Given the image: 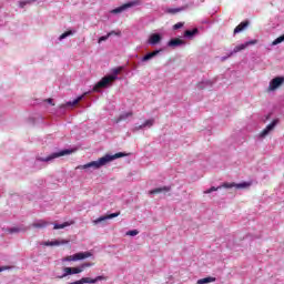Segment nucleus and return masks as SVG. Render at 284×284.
<instances>
[{
    "label": "nucleus",
    "instance_id": "1",
    "mask_svg": "<svg viewBox=\"0 0 284 284\" xmlns=\"http://www.w3.org/2000/svg\"><path fill=\"white\" fill-rule=\"evenodd\" d=\"M122 156H128V154L123 152H119L113 155L106 154L97 161L89 162L84 165H79L77 170H90V168H92L93 170H99V168L108 165V163H111V161H115V159H122Z\"/></svg>",
    "mask_w": 284,
    "mask_h": 284
},
{
    "label": "nucleus",
    "instance_id": "2",
    "mask_svg": "<svg viewBox=\"0 0 284 284\" xmlns=\"http://www.w3.org/2000/svg\"><path fill=\"white\" fill-rule=\"evenodd\" d=\"M92 256V252H80L73 255L65 256L61 260L62 263H71L77 261H84V258H90Z\"/></svg>",
    "mask_w": 284,
    "mask_h": 284
},
{
    "label": "nucleus",
    "instance_id": "3",
    "mask_svg": "<svg viewBox=\"0 0 284 284\" xmlns=\"http://www.w3.org/2000/svg\"><path fill=\"white\" fill-rule=\"evenodd\" d=\"M116 79H119V77H115V75L113 77L106 75L102 78L93 88L94 92H99V89L101 88H108V85H111V83H114Z\"/></svg>",
    "mask_w": 284,
    "mask_h": 284
},
{
    "label": "nucleus",
    "instance_id": "4",
    "mask_svg": "<svg viewBox=\"0 0 284 284\" xmlns=\"http://www.w3.org/2000/svg\"><path fill=\"white\" fill-rule=\"evenodd\" d=\"M136 6H141V0H133L130 2H126L115 9H113L111 12L112 14H121V12H125L129 8H134Z\"/></svg>",
    "mask_w": 284,
    "mask_h": 284
},
{
    "label": "nucleus",
    "instance_id": "5",
    "mask_svg": "<svg viewBox=\"0 0 284 284\" xmlns=\"http://www.w3.org/2000/svg\"><path fill=\"white\" fill-rule=\"evenodd\" d=\"M99 281H108V277H105V275H99L95 278L92 277H82L75 282H71L69 284H94V283H99Z\"/></svg>",
    "mask_w": 284,
    "mask_h": 284
},
{
    "label": "nucleus",
    "instance_id": "6",
    "mask_svg": "<svg viewBox=\"0 0 284 284\" xmlns=\"http://www.w3.org/2000/svg\"><path fill=\"white\" fill-rule=\"evenodd\" d=\"M65 154H70V150H63L58 153H52L47 158H39L38 161H42L43 163H50V161H54V159H59V156H65Z\"/></svg>",
    "mask_w": 284,
    "mask_h": 284
},
{
    "label": "nucleus",
    "instance_id": "7",
    "mask_svg": "<svg viewBox=\"0 0 284 284\" xmlns=\"http://www.w3.org/2000/svg\"><path fill=\"white\" fill-rule=\"evenodd\" d=\"M256 43H258V40H250L245 43L239 44L234 48L231 54H236V52H241V50H245V48H250V45H256Z\"/></svg>",
    "mask_w": 284,
    "mask_h": 284
},
{
    "label": "nucleus",
    "instance_id": "8",
    "mask_svg": "<svg viewBox=\"0 0 284 284\" xmlns=\"http://www.w3.org/2000/svg\"><path fill=\"white\" fill-rule=\"evenodd\" d=\"M284 78H274L268 85V92H274V90H278L281 85H283Z\"/></svg>",
    "mask_w": 284,
    "mask_h": 284
},
{
    "label": "nucleus",
    "instance_id": "9",
    "mask_svg": "<svg viewBox=\"0 0 284 284\" xmlns=\"http://www.w3.org/2000/svg\"><path fill=\"white\" fill-rule=\"evenodd\" d=\"M250 185H252V183L250 182H242V183H224L222 184V187H226V189H232V187H236V190H245V187H250Z\"/></svg>",
    "mask_w": 284,
    "mask_h": 284
},
{
    "label": "nucleus",
    "instance_id": "10",
    "mask_svg": "<svg viewBox=\"0 0 284 284\" xmlns=\"http://www.w3.org/2000/svg\"><path fill=\"white\" fill-rule=\"evenodd\" d=\"M68 243H70V241L68 240H54V241H47V242H42L41 245H43L44 247H54V246H59V245H68Z\"/></svg>",
    "mask_w": 284,
    "mask_h": 284
},
{
    "label": "nucleus",
    "instance_id": "11",
    "mask_svg": "<svg viewBox=\"0 0 284 284\" xmlns=\"http://www.w3.org/2000/svg\"><path fill=\"white\" fill-rule=\"evenodd\" d=\"M121 212L118 213H111L109 215H102L95 220H93V225H99V223H103V221H110V219H116V216H120Z\"/></svg>",
    "mask_w": 284,
    "mask_h": 284
},
{
    "label": "nucleus",
    "instance_id": "12",
    "mask_svg": "<svg viewBox=\"0 0 284 284\" xmlns=\"http://www.w3.org/2000/svg\"><path fill=\"white\" fill-rule=\"evenodd\" d=\"M278 123V120H273L271 124H268L261 133H260V136L261 139L267 136L270 134V132H272V130L274 128H276Z\"/></svg>",
    "mask_w": 284,
    "mask_h": 284
},
{
    "label": "nucleus",
    "instance_id": "13",
    "mask_svg": "<svg viewBox=\"0 0 284 284\" xmlns=\"http://www.w3.org/2000/svg\"><path fill=\"white\" fill-rule=\"evenodd\" d=\"M163 38L159 33H152L149 36L148 43L149 45H156L161 43Z\"/></svg>",
    "mask_w": 284,
    "mask_h": 284
},
{
    "label": "nucleus",
    "instance_id": "14",
    "mask_svg": "<svg viewBox=\"0 0 284 284\" xmlns=\"http://www.w3.org/2000/svg\"><path fill=\"white\" fill-rule=\"evenodd\" d=\"M152 125H154V119H149L145 120L143 124L134 126V132L139 131V130H144V128H152Z\"/></svg>",
    "mask_w": 284,
    "mask_h": 284
},
{
    "label": "nucleus",
    "instance_id": "15",
    "mask_svg": "<svg viewBox=\"0 0 284 284\" xmlns=\"http://www.w3.org/2000/svg\"><path fill=\"white\" fill-rule=\"evenodd\" d=\"M134 113L132 111L124 112L120 114V116L115 120V123H121V121H128V119H132Z\"/></svg>",
    "mask_w": 284,
    "mask_h": 284
},
{
    "label": "nucleus",
    "instance_id": "16",
    "mask_svg": "<svg viewBox=\"0 0 284 284\" xmlns=\"http://www.w3.org/2000/svg\"><path fill=\"white\" fill-rule=\"evenodd\" d=\"M50 225V222L45 220H38L32 224V227H37L38 230H43V227H48Z\"/></svg>",
    "mask_w": 284,
    "mask_h": 284
},
{
    "label": "nucleus",
    "instance_id": "17",
    "mask_svg": "<svg viewBox=\"0 0 284 284\" xmlns=\"http://www.w3.org/2000/svg\"><path fill=\"white\" fill-rule=\"evenodd\" d=\"M159 52H161V50H155L153 52H149L146 53L142 59V63H145L146 61H150L152 59H154V57H156V54H159Z\"/></svg>",
    "mask_w": 284,
    "mask_h": 284
},
{
    "label": "nucleus",
    "instance_id": "18",
    "mask_svg": "<svg viewBox=\"0 0 284 284\" xmlns=\"http://www.w3.org/2000/svg\"><path fill=\"white\" fill-rule=\"evenodd\" d=\"M70 225H74V220H70L68 222H64L62 224H54L53 230H63L65 227H70Z\"/></svg>",
    "mask_w": 284,
    "mask_h": 284
},
{
    "label": "nucleus",
    "instance_id": "19",
    "mask_svg": "<svg viewBox=\"0 0 284 284\" xmlns=\"http://www.w3.org/2000/svg\"><path fill=\"white\" fill-rule=\"evenodd\" d=\"M185 42L181 39H172L168 42L169 48H179V45H184Z\"/></svg>",
    "mask_w": 284,
    "mask_h": 284
},
{
    "label": "nucleus",
    "instance_id": "20",
    "mask_svg": "<svg viewBox=\"0 0 284 284\" xmlns=\"http://www.w3.org/2000/svg\"><path fill=\"white\" fill-rule=\"evenodd\" d=\"M112 34H116L118 37H120L121 31H119V32L111 31L106 36L100 37L99 40H98V43H103V41H108V39H110V37H112Z\"/></svg>",
    "mask_w": 284,
    "mask_h": 284
},
{
    "label": "nucleus",
    "instance_id": "21",
    "mask_svg": "<svg viewBox=\"0 0 284 284\" xmlns=\"http://www.w3.org/2000/svg\"><path fill=\"white\" fill-rule=\"evenodd\" d=\"M171 187L170 186H162V187H156L153 189L149 192V194H161V192H170Z\"/></svg>",
    "mask_w": 284,
    "mask_h": 284
},
{
    "label": "nucleus",
    "instance_id": "22",
    "mask_svg": "<svg viewBox=\"0 0 284 284\" xmlns=\"http://www.w3.org/2000/svg\"><path fill=\"white\" fill-rule=\"evenodd\" d=\"M247 27V22H241L235 29L234 34H239V32H243Z\"/></svg>",
    "mask_w": 284,
    "mask_h": 284
},
{
    "label": "nucleus",
    "instance_id": "23",
    "mask_svg": "<svg viewBox=\"0 0 284 284\" xmlns=\"http://www.w3.org/2000/svg\"><path fill=\"white\" fill-rule=\"evenodd\" d=\"M216 277H204L197 281L199 284L214 283Z\"/></svg>",
    "mask_w": 284,
    "mask_h": 284
},
{
    "label": "nucleus",
    "instance_id": "24",
    "mask_svg": "<svg viewBox=\"0 0 284 284\" xmlns=\"http://www.w3.org/2000/svg\"><path fill=\"white\" fill-rule=\"evenodd\" d=\"M199 33V29H193V30H186L184 32V37H186L187 39L194 37V34Z\"/></svg>",
    "mask_w": 284,
    "mask_h": 284
},
{
    "label": "nucleus",
    "instance_id": "25",
    "mask_svg": "<svg viewBox=\"0 0 284 284\" xmlns=\"http://www.w3.org/2000/svg\"><path fill=\"white\" fill-rule=\"evenodd\" d=\"M72 275V267H64L63 268V274L59 276V278H65V276Z\"/></svg>",
    "mask_w": 284,
    "mask_h": 284
},
{
    "label": "nucleus",
    "instance_id": "26",
    "mask_svg": "<svg viewBox=\"0 0 284 284\" xmlns=\"http://www.w3.org/2000/svg\"><path fill=\"white\" fill-rule=\"evenodd\" d=\"M123 71V67H118L112 69V74L109 77H119V74H121V72Z\"/></svg>",
    "mask_w": 284,
    "mask_h": 284
},
{
    "label": "nucleus",
    "instance_id": "27",
    "mask_svg": "<svg viewBox=\"0 0 284 284\" xmlns=\"http://www.w3.org/2000/svg\"><path fill=\"white\" fill-rule=\"evenodd\" d=\"M72 34H74V31H67L59 37V40L63 41V39H67V37H72Z\"/></svg>",
    "mask_w": 284,
    "mask_h": 284
},
{
    "label": "nucleus",
    "instance_id": "28",
    "mask_svg": "<svg viewBox=\"0 0 284 284\" xmlns=\"http://www.w3.org/2000/svg\"><path fill=\"white\" fill-rule=\"evenodd\" d=\"M222 186H212L211 189H207L204 191V194H212V192H216L219 190H221Z\"/></svg>",
    "mask_w": 284,
    "mask_h": 284
},
{
    "label": "nucleus",
    "instance_id": "29",
    "mask_svg": "<svg viewBox=\"0 0 284 284\" xmlns=\"http://www.w3.org/2000/svg\"><path fill=\"white\" fill-rule=\"evenodd\" d=\"M83 272V267L78 266V267H71V274H81Z\"/></svg>",
    "mask_w": 284,
    "mask_h": 284
},
{
    "label": "nucleus",
    "instance_id": "30",
    "mask_svg": "<svg viewBox=\"0 0 284 284\" xmlns=\"http://www.w3.org/2000/svg\"><path fill=\"white\" fill-rule=\"evenodd\" d=\"M82 99H83V95H80L75 100L68 102L67 105H77L79 101H81Z\"/></svg>",
    "mask_w": 284,
    "mask_h": 284
},
{
    "label": "nucleus",
    "instance_id": "31",
    "mask_svg": "<svg viewBox=\"0 0 284 284\" xmlns=\"http://www.w3.org/2000/svg\"><path fill=\"white\" fill-rule=\"evenodd\" d=\"M284 41V34L278 37L277 39H275L273 42H272V45H278V43H283Z\"/></svg>",
    "mask_w": 284,
    "mask_h": 284
},
{
    "label": "nucleus",
    "instance_id": "32",
    "mask_svg": "<svg viewBox=\"0 0 284 284\" xmlns=\"http://www.w3.org/2000/svg\"><path fill=\"white\" fill-rule=\"evenodd\" d=\"M34 1H37V0L22 1V2H20V8H26V6H28V3H34Z\"/></svg>",
    "mask_w": 284,
    "mask_h": 284
},
{
    "label": "nucleus",
    "instance_id": "33",
    "mask_svg": "<svg viewBox=\"0 0 284 284\" xmlns=\"http://www.w3.org/2000/svg\"><path fill=\"white\" fill-rule=\"evenodd\" d=\"M210 85H212V82H210V81H204V82H201V83L199 84V88H207V87H210Z\"/></svg>",
    "mask_w": 284,
    "mask_h": 284
},
{
    "label": "nucleus",
    "instance_id": "34",
    "mask_svg": "<svg viewBox=\"0 0 284 284\" xmlns=\"http://www.w3.org/2000/svg\"><path fill=\"white\" fill-rule=\"evenodd\" d=\"M138 234H139L138 230H132V231L126 232V236H136Z\"/></svg>",
    "mask_w": 284,
    "mask_h": 284
},
{
    "label": "nucleus",
    "instance_id": "35",
    "mask_svg": "<svg viewBox=\"0 0 284 284\" xmlns=\"http://www.w3.org/2000/svg\"><path fill=\"white\" fill-rule=\"evenodd\" d=\"M94 264L90 263V262H85L83 264L80 265V267H82V271L85 270V267H92Z\"/></svg>",
    "mask_w": 284,
    "mask_h": 284
},
{
    "label": "nucleus",
    "instance_id": "36",
    "mask_svg": "<svg viewBox=\"0 0 284 284\" xmlns=\"http://www.w3.org/2000/svg\"><path fill=\"white\" fill-rule=\"evenodd\" d=\"M170 14H176V12H181V9H168Z\"/></svg>",
    "mask_w": 284,
    "mask_h": 284
},
{
    "label": "nucleus",
    "instance_id": "37",
    "mask_svg": "<svg viewBox=\"0 0 284 284\" xmlns=\"http://www.w3.org/2000/svg\"><path fill=\"white\" fill-rule=\"evenodd\" d=\"M183 28V22H178L176 24L173 26V30H179Z\"/></svg>",
    "mask_w": 284,
    "mask_h": 284
},
{
    "label": "nucleus",
    "instance_id": "38",
    "mask_svg": "<svg viewBox=\"0 0 284 284\" xmlns=\"http://www.w3.org/2000/svg\"><path fill=\"white\" fill-rule=\"evenodd\" d=\"M14 232H21V229H19V227H12V229H10V233H11V234H14Z\"/></svg>",
    "mask_w": 284,
    "mask_h": 284
},
{
    "label": "nucleus",
    "instance_id": "39",
    "mask_svg": "<svg viewBox=\"0 0 284 284\" xmlns=\"http://www.w3.org/2000/svg\"><path fill=\"white\" fill-rule=\"evenodd\" d=\"M47 103H50L51 105H54V104L52 103V99H47Z\"/></svg>",
    "mask_w": 284,
    "mask_h": 284
},
{
    "label": "nucleus",
    "instance_id": "40",
    "mask_svg": "<svg viewBox=\"0 0 284 284\" xmlns=\"http://www.w3.org/2000/svg\"><path fill=\"white\" fill-rule=\"evenodd\" d=\"M4 270H8V267H0V272H4Z\"/></svg>",
    "mask_w": 284,
    "mask_h": 284
}]
</instances>
